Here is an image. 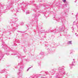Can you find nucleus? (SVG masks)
Segmentation results:
<instances>
[{
  "label": "nucleus",
  "mask_w": 78,
  "mask_h": 78,
  "mask_svg": "<svg viewBox=\"0 0 78 78\" xmlns=\"http://www.w3.org/2000/svg\"><path fill=\"white\" fill-rule=\"evenodd\" d=\"M69 43H70V44H72V41H69Z\"/></svg>",
  "instance_id": "obj_2"
},
{
  "label": "nucleus",
  "mask_w": 78,
  "mask_h": 78,
  "mask_svg": "<svg viewBox=\"0 0 78 78\" xmlns=\"http://www.w3.org/2000/svg\"><path fill=\"white\" fill-rule=\"evenodd\" d=\"M62 1L64 3H66V0H62Z\"/></svg>",
  "instance_id": "obj_1"
}]
</instances>
